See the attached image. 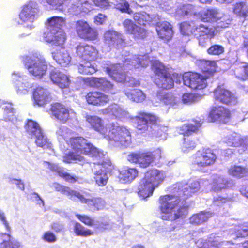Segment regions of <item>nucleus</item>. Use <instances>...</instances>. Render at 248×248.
Returning a JSON list of instances; mask_svg holds the SVG:
<instances>
[{
    "mask_svg": "<svg viewBox=\"0 0 248 248\" xmlns=\"http://www.w3.org/2000/svg\"><path fill=\"white\" fill-rule=\"evenodd\" d=\"M181 188L182 189L179 192V196L166 195L160 198L162 219L172 221L186 215L187 207L180 205V201L198 191L200 188V182L196 180L192 181Z\"/></svg>",
    "mask_w": 248,
    "mask_h": 248,
    "instance_id": "f257e3e1",
    "label": "nucleus"
},
{
    "mask_svg": "<svg viewBox=\"0 0 248 248\" xmlns=\"http://www.w3.org/2000/svg\"><path fill=\"white\" fill-rule=\"evenodd\" d=\"M56 134L59 139H64L66 144L70 145L73 150V152L65 154L63 156V161L65 163H71L73 161L83 163L84 158L82 155H87L98 158H102L104 155L102 152H100L82 137H72L68 140L71 135V131L65 126L60 127L56 131Z\"/></svg>",
    "mask_w": 248,
    "mask_h": 248,
    "instance_id": "f03ea898",
    "label": "nucleus"
},
{
    "mask_svg": "<svg viewBox=\"0 0 248 248\" xmlns=\"http://www.w3.org/2000/svg\"><path fill=\"white\" fill-rule=\"evenodd\" d=\"M47 22L48 27L44 34V38L46 42L61 47L59 51L52 53L54 60L57 62H70L71 58L69 54L62 47L65 40V35L61 27L65 24V19L62 17L53 16L48 19Z\"/></svg>",
    "mask_w": 248,
    "mask_h": 248,
    "instance_id": "7ed1b4c3",
    "label": "nucleus"
},
{
    "mask_svg": "<svg viewBox=\"0 0 248 248\" xmlns=\"http://www.w3.org/2000/svg\"><path fill=\"white\" fill-rule=\"evenodd\" d=\"M203 72L205 76L201 75L198 73L187 72L183 76L184 84L192 89L201 90L207 86L206 79L208 77L212 76L214 73L218 72L221 70V67L224 63H219V66L217 63H204Z\"/></svg>",
    "mask_w": 248,
    "mask_h": 248,
    "instance_id": "20e7f679",
    "label": "nucleus"
},
{
    "mask_svg": "<svg viewBox=\"0 0 248 248\" xmlns=\"http://www.w3.org/2000/svg\"><path fill=\"white\" fill-rule=\"evenodd\" d=\"M165 177L163 171L152 170L145 174L138 187V194L142 199L151 195L155 188L163 181Z\"/></svg>",
    "mask_w": 248,
    "mask_h": 248,
    "instance_id": "39448f33",
    "label": "nucleus"
},
{
    "mask_svg": "<svg viewBox=\"0 0 248 248\" xmlns=\"http://www.w3.org/2000/svg\"><path fill=\"white\" fill-rule=\"evenodd\" d=\"M104 138L110 145L115 147H127L131 143L129 131L124 126H117L113 124Z\"/></svg>",
    "mask_w": 248,
    "mask_h": 248,
    "instance_id": "423d86ee",
    "label": "nucleus"
},
{
    "mask_svg": "<svg viewBox=\"0 0 248 248\" xmlns=\"http://www.w3.org/2000/svg\"><path fill=\"white\" fill-rule=\"evenodd\" d=\"M181 32L184 35H189L193 33L198 38L199 44L202 46L204 42L212 38L214 36L215 29L213 28L201 25L197 27L196 30L193 32L191 26L187 23H183L180 26Z\"/></svg>",
    "mask_w": 248,
    "mask_h": 248,
    "instance_id": "0eeeda50",
    "label": "nucleus"
},
{
    "mask_svg": "<svg viewBox=\"0 0 248 248\" xmlns=\"http://www.w3.org/2000/svg\"><path fill=\"white\" fill-rule=\"evenodd\" d=\"M216 159V155L210 149L198 151L193 156V163L199 167H205L213 164Z\"/></svg>",
    "mask_w": 248,
    "mask_h": 248,
    "instance_id": "6e6552de",
    "label": "nucleus"
},
{
    "mask_svg": "<svg viewBox=\"0 0 248 248\" xmlns=\"http://www.w3.org/2000/svg\"><path fill=\"white\" fill-rule=\"evenodd\" d=\"M125 39L124 35L114 30L106 31L103 35L104 44L109 49L111 47L122 48L125 45Z\"/></svg>",
    "mask_w": 248,
    "mask_h": 248,
    "instance_id": "1a4fd4ad",
    "label": "nucleus"
},
{
    "mask_svg": "<svg viewBox=\"0 0 248 248\" xmlns=\"http://www.w3.org/2000/svg\"><path fill=\"white\" fill-rule=\"evenodd\" d=\"M75 29L77 34L81 38L92 41L95 40L98 36L97 31L84 20L76 22Z\"/></svg>",
    "mask_w": 248,
    "mask_h": 248,
    "instance_id": "9d476101",
    "label": "nucleus"
},
{
    "mask_svg": "<svg viewBox=\"0 0 248 248\" xmlns=\"http://www.w3.org/2000/svg\"><path fill=\"white\" fill-rule=\"evenodd\" d=\"M214 94L217 102L231 105H235L237 102V97L233 93L221 87H218L215 90Z\"/></svg>",
    "mask_w": 248,
    "mask_h": 248,
    "instance_id": "9b49d317",
    "label": "nucleus"
},
{
    "mask_svg": "<svg viewBox=\"0 0 248 248\" xmlns=\"http://www.w3.org/2000/svg\"><path fill=\"white\" fill-rule=\"evenodd\" d=\"M127 159L139 164L140 167L146 168L154 161V156L151 152L132 153L127 156Z\"/></svg>",
    "mask_w": 248,
    "mask_h": 248,
    "instance_id": "f8f14e48",
    "label": "nucleus"
},
{
    "mask_svg": "<svg viewBox=\"0 0 248 248\" xmlns=\"http://www.w3.org/2000/svg\"><path fill=\"white\" fill-rule=\"evenodd\" d=\"M51 110L53 116L63 123L66 122L70 117L75 116V113L73 110L66 108L60 103L52 104Z\"/></svg>",
    "mask_w": 248,
    "mask_h": 248,
    "instance_id": "ddd939ff",
    "label": "nucleus"
},
{
    "mask_svg": "<svg viewBox=\"0 0 248 248\" xmlns=\"http://www.w3.org/2000/svg\"><path fill=\"white\" fill-rule=\"evenodd\" d=\"M77 54L83 60L89 62L95 61L98 57L97 50L92 46L80 44L77 47Z\"/></svg>",
    "mask_w": 248,
    "mask_h": 248,
    "instance_id": "4468645a",
    "label": "nucleus"
},
{
    "mask_svg": "<svg viewBox=\"0 0 248 248\" xmlns=\"http://www.w3.org/2000/svg\"><path fill=\"white\" fill-rule=\"evenodd\" d=\"M38 13L36 3L30 2L23 7L19 14L20 20L22 22H32L36 19Z\"/></svg>",
    "mask_w": 248,
    "mask_h": 248,
    "instance_id": "2eb2a0df",
    "label": "nucleus"
},
{
    "mask_svg": "<svg viewBox=\"0 0 248 248\" xmlns=\"http://www.w3.org/2000/svg\"><path fill=\"white\" fill-rule=\"evenodd\" d=\"M86 121L94 130L99 132L104 138L108 133V129H111L113 126V124L104 125L103 120L96 116H88Z\"/></svg>",
    "mask_w": 248,
    "mask_h": 248,
    "instance_id": "dca6fc26",
    "label": "nucleus"
},
{
    "mask_svg": "<svg viewBox=\"0 0 248 248\" xmlns=\"http://www.w3.org/2000/svg\"><path fill=\"white\" fill-rule=\"evenodd\" d=\"M89 195V194L82 195L79 192L77 198L81 203L87 204L94 211H98L104 209L106 205V202L104 200L100 197L90 198L88 197Z\"/></svg>",
    "mask_w": 248,
    "mask_h": 248,
    "instance_id": "f3484780",
    "label": "nucleus"
},
{
    "mask_svg": "<svg viewBox=\"0 0 248 248\" xmlns=\"http://www.w3.org/2000/svg\"><path fill=\"white\" fill-rule=\"evenodd\" d=\"M125 31L128 34L133 35L135 38H143L146 36V30L141 27L135 24L129 19H125L123 23Z\"/></svg>",
    "mask_w": 248,
    "mask_h": 248,
    "instance_id": "a211bd4d",
    "label": "nucleus"
},
{
    "mask_svg": "<svg viewBox=\"0 0 248 248\" xmlns=\"http://www.w3.org/2000/svg\"><path fill=\"white\" fill-rule=\"evenodd\" d=\"M230 116L229 110L222 106L213 107L209 113V118L212 121H218L224 123L228 121Z\"/></svg>",
    "mask_w": 248,
    "mask_h": 248,
    "instance_id": "6ab92c4d",
    "label": "nucleus"
},
{
    "mask_svg": "<svg viewBox=\"0 0 248 248\" xmlns=\"http://www.w3.org/2000/svg\"><path fill=\"white\" fill-rule=\"evenodd\" d=\"M12 80L15 84L18 94H26L29 90L31 88V84L24 80L23 77L21 76L19 73H13Z\"/></svg>",
    "mask_w": 248,
    "mask_h": 248,
    "instance_id": "aec40b11",
    "label": "nucleus"
},
{
    "mask_svg": "<svg viewBox=\"0 0 248 248\" xmlns=\"http://www.w3.org/2000/svg\"><path fill=\"white\" fill-rule=\"evenodd\" d=\"M50 77L51 81L62 89L67 88L70 85L69 77L57 69L51 71Z\"/></svg>",
    "mask_w": 248,
    "mask_h": 248,
    "instance_id": "412c9836",
    "label": "nucleus"
},
{
    "mask_svg": "<svg viewBox=\"0 0 248 248\" xmlns=\"http://www.w3.org/2000/svg\"><path fill=\"white\" fill-rule=\"evenodd\" d=\"M86 99L88 103L93 105H104L109 102V97L98 92H90L86 96Z\"/></svg>",
    "mask_w": 248,
    "mask_h": 248,
    "instance_id": "4be33fe9",
    "label": "nucleus"
},
{
    "mask_svg": "<svg viewBox=\"0 0 248 248\" xmlns=\"http://www.w3.org/2000/svg\"><path fill=\"white\" fill-rule=\"evenodd\" d=\"M94 178L96 183L100 186H105L108 178V171L105 169V165L98 164L94 166Z\"/></svg>",
    "mask_w": 248,
    "mask_h": 248,
    "instance_id": "5701e85b",
    "label": "nucleus"
},
{
    "mask_svg": "<svg viewBox=\"0 0 248 248\" xmlns=\"http://www.w3.org/2000/svg\"><path fill=\"white\" fill-rule=\"evenodd\" d=\"M33 98L34 104L42 106L49 101L50 93L47 89L39 87L34 91Z\"/></svg>",
    "mask_w": 248,
    "mask_h": 248,
    "instance_id": "b1692460",
    "label": "nucleus"
},
{
    "mask_svg": "<svg viewBox=\"0 0 248 248\" xmlns=\"http://www.w3.org/2000/svg\"><path fill=\"white\" fill-rule=\"evenodd\" d=\"M102 112L103 114H108L118 119L127 118L129 117L128 112L115 104L103 109Z\"/></svg>",
    "mask_w": 248,
    "mask_h": 248,
    "instance_id": "393cba45",
    "label": "nucleus"
},
{
    "mask_svg": "<svg viewBox=\"0 0 248 248\" xmlns=\"http://www.w3.org/2000/svg\"><path fill=\"white\" fill-rule=\"evenodd\" d=\"M156 30L159 37L162 39L170 40L173 35L172 26L167 22L159 24Z\"/></svg>",
    "mask_w": 248,
    "mask_h": 248,
    "instance_id": "a878e982",
    "label": "nucleus"
},
{
    "mask_svg": "<svg viewBox=\"0 0 248 248\" xmlns=\"http://www.w3.org/2000/svg\"><path fill=\"white\" fill-rule=\"evenodd\" d=\"M105 71L108 74L111 78L118 82H124L126 76L122 69H118V65H114L111 68L106 67Z\"/></svg>",
    "mask_w": 248,
    "mask_h": 248,
    "instance_id": "bb28decb",
    "label": "nucleus"
},
{
    "mask_svg": "<svg viewBox=\"0 0 248 248\" xmlns=\"http://www.w3.org/2000/svg\"><path fill=\"white\" fill-rule=\"evenodd\" d=\"M26 67L33 76L40 78L46 73L47 65L44 63H27Z\"/></svg>",
    "mask_w": 248,
    "mask_h": 248,
    "instance_id": "cd10ccee",
    "label": "nucleus"
},
{
    "mask_svg": "<svg viewBox=\"0 0 248 248\" xmlns=\"http://www.w3.org/2000/svg\"><path fill=\"white\" fill-rule=\"evenodd\" d=\"M0 248H21L19 242L9 234L0 233Z\"/></svg>",
    "mask_w": 248,
    "mask_h": 248,
    "instance_id": "c85d7f7f",
    "label": "nucleus"
},
{
    "mask_svg": "<svg viewBox=\"0 0 248 248\" xmlns=\"http://www.w3.org/2000/svg\"><path fill=\"white\" fill-rule=\"evenodd\" d=\"M124 93L129 100L137 103L143 101L146 98L143 92L138 89L125 90Z\"/></svg>",
    "mask_w": 248,
    "mask_h": 248,
    "instance_id": "c756f323",
    "label": "nucleus"
},
{
    "mask_svg": "<svg viewBox=\"0 0 248 248\" xmlns=\"http://www.w3.org/2000/svg\"><path fill=\"white\" fill-rule=\"evenodd\" d=\"M155 83L158 87L165 89H170L174 85V80L169 73L159 78H155Z\"/></svg>",
    "mask_w": 248,
    "mask_h": 248,
    "instance_id": "7c9ffc66",
    "label": "nucleus"
},
{
    "mask_svg": "<svg viewBox=\"0 0 248 248\" xmlns=\"http://www.w3.org/2000/svg\"><path fill=\"white\" fill-rule=\"evenodd\" d=\"M138 171L134 168H127L123 170L120 174V181L122 183L132 181L138 175Z\"/></svg>",
    "mask_w": 248,
    "mask_h": 248,
    "instance_id": "2f4dec72",
    "label": "nucleus"
},
{
    "mask_svg": "<svg viewBox=\"0 0 248 248\" xmlns=\"http://www.w3.org/2000/svg\"><path fill=\"white\" fill-rule=\"evenodd\" d=\"M90 82L91 86L100 88L104 91H109L112 88V84L104 78H92Z\"/></svg>",
    "mask_w": 248,
    "mask_h": 248,
    "instance_id": "473e14b6",
    "label": "nucleus"
},
{
    "mask_svg": "<svg viewBox=\"0 0 248 248\" xmlns=\"http://www.w3.org/2000/svg\"><path fill=\"white\" fill-rule=\"evenodd\" d=\"M223 14L216 9L207 10L203 13L202 19L205 21H215L220 19Z\"/></svg>",
    "mask_w": 248,
    "mask_h": 248,
    "instance_id": "72a5a7b5",
    "label": "nucleus"
},
{
    "mask_svg": "<svg viewBox=\"0 0 248 248\" xmlns=\"http://www.w3.org/2000/svg\"><path fill=\"white\" fill-rule=\"evenodd\" d=\"M212 188L213 190L218 191L226 188L227 181L222 176L213 174L212 176Z\"/></svg>",
    "mask_w": 248,
    "mask_h": 248,
    "instance_id": "f704fd0d",
    "label": "nucleus"
},
{
    "mask_svg": "<svg viewBox=\"0 0 248 248\" xmlns=\"http://www.w3.org/2000/svg\"><path fill=\"white\" fill-rule=\"evenodd\" d=\"M233 13L238 16L246 18L248 16V3L240 2L233 5Z\"/></svg>",
    "mask_w": 248,
    "mask_h": 248,
    "instance_id": "c9c22d12",
    "label": "nucleus"
},
{
    "mask_svg": "<svg viewBox=\"0 0 248 248\" xmlns=\"http://www.w3.org/2000/svg\"><path fill=\"white\" fill-rule=\"evenodd\" d=\"M91 8V4L86 0H77L72 3V11L76 14L79 11L87 12Z\"/></svg>",
    "mask_w": 248,
    "mask_h": 248,
    "instance_id": "e433bc0d",
    "label": "nucleus"
},
{
    "mask_svg": "<svg viewBox=\"0 0 248 248\" xmlns=\"http://www.w3.org/2000/svg\"><path fill=\"white\" fill-rule=\"evenodd\" d=\"M211 216L212 214L210 212H201L193 215L190 218L189 220L192 224L200 225L206 221Z\"/></svg>",
    "mask_w": 248,
    "mask_h": 248,
    "instance_id": "4c0bfd02",
    "label": "nucleus"
},
{
    "mask_svg": "<svg viewBox=\"0 0 248 248\" xmlns=\"http://www.w3.org/2000/svg\"><path fill=\"white\" fill-rule=\"evenodd\" d=\"M157 98L167 105L174 106L177 103V99L171 93L162 91L157 94Z\"/></svg>",
    "mask_w": 248,
    "mask_h": 248,
    "instance_id": "58836bf2",
    "label": "nucleus"
},
{
    "mask_svg": "<svg viewBox=\"0 0 248 248\" xmlns=\"http://www.w3.org/2000/svg\"><path fill=\"white\" fill-rule=\"evenodd\" d=\"M228 172L231 175L241 178L248 175V168L240 166H231Z\"/></svg>",
    "mask_w": 248,
    "mask_h": 248,
    "instance_id": "ea45409f",
    "label": "nucleus"
},
{
    "mask_svg": "<svg viewBox=\"0 0 248 248\" xmlns=\"http://www.w3.org/2000/svg\"><path fill=\"white\" fill-rule=\"evenodd\" d=\"M74 232L77 236L87 237L93 235V232L85 228L78 222H75L73 228Z\"/></svg>",
    "mask_w": 248,
    "mask_h": 248,
    "instance_id": "a19ab883",
    "label": "nucleus"
},
{
    "mask_svg": "<svg viewBox=\"0 0 248 248\" xmlns=\"http://www.w3.org/2000/svg\"><path fill=\"white\" fill-rule=\"evenodd\" d=\"M195 7L190 4H180L176 10V15L182 16L190 14H196Z\"/></svg>",
    "mask_w": 248,
    "mask_h": 248,
    "instance_id": "79ce46f5",
    "label": "nucleus"
},
{
    "mask_svg": "<svg viewBox=\"0 0 248 248\" xmlns=\"http://www.w3.org/2000/svg\"><path fill=\"white\" fill-rule=\"evenodd\" d=\"M25 128L29 135L34 136L37 134H40L42 131L38 124L31 120L28 121Z\"/></svg>",
    "mask_w": 248,
    "mask_h": 248,
    "instance_id": "37998d69",
    "label": "nucleus"
},
{
    "mask_svg": "<svg viewBox=\"0 0 248 248\" xmlns=\"http://www.w3.org/2000/svg\"><path fill=\"white\" fill-rule=\"evenodd\" d=\"M152 70L155 74V78H159L169 73L168 68L166 67L163 63H153Z\"/></svg>",
    "mask_w": 248,
    "mask_h": 248,
    "instance_id": "c03bdc74",
    "label": "nucleus"
},
{
    "mask_svg": "<svg viewBox=\"0 0 248 248\" xmlns=\"http://www.w3.org/2000/svg\"><path fill=\"white\" fill-rule=\"evenodd\" d=\"M54 187L55 189L61 191L63 194L69 196L70 199H72L74 197H78L79 192L78 191L71 189L68 187L61 186L59 184H55Z\"/></svg>",
    "mask_w": 248,
    "mask_h": 248,
    "instance_id": "a18cd8bd",
    "label": "nucleus"
},
{
    "mask_svg": "<svg viewBox=\"0 0 248 248\" xmlns=\"http://www.w3.org/2000/svg\"><path fill=\"white\" fill-rule=\"evenodd\" d=\"M243 138L236 134H233L229 136L226 140V143L231 146H241Z\"/></svg>",
    "mask_w": 248,
    "mask_h": 248,
    "instance_id": "49530a36",
    "label": "nucleus"
},
{
    "mask_svg": "<svg viewBox=\"0 0 248 248\" xmlns=\"http://www.w3.org/2000/svg\"><path fill=\"white\" fill-rule=\"evenodd\" d=\"M80 73L83 74H92L96 71L94 65L91 64V63H83L80 64L78 68Z\"/></svg>",
    "mask_w": 248,
    "mask_h": 248,
    "instance_id": "de8ad7c7",
    "label": "nucleus"
},
{
    "mask_svg": "<svg viewBox=\"0 0 248 248\" xmlns=\"http://www.w3.org/2000/svg\"><path fill=\"white\" fill-rule=\"evenodd\" d=\"M134 19L140 25H145L150 21V16L145 12L136 13L133 16Z\"/></svg>",
    "mask_w": 248,
    "mask_h": 248,
    "instance_id": "09e8293b",
    "label": "nucleus"
},
{
    "mask_svg": "<svg viewBox=\"0 0 248 248\" xmlns=\"http://www.w3.org/2000/svg\"><path fill=\"white\" fill-rule=\"evenodd\" d=\"M78 218L84 224L90 226H94L96 228H99L98 222L95 221L93 219L86 215H76Z\"/></svg>",
    "mask_w": 248,
    "mask_h": 248,
    "instance_id": "8fccbe9b",
    "label": "nucleus"
},
{
    "mask_svg": "<svg viewBox=\"0 0 248 248\" xmlns=\"http://www.w3.org/2000/svg\"><path fill=\"white\" fill-rule=\"evenodd\" d=\"M200 126V123L196 124V125L191 124H184L179 128V132L181 134L188 135L191 132L196 131Z\"/></svg>",
    "mask_w": 248,
    "mask_h": 248,
    "instance_id": "3c124183",
    "label": "nucleus"
},
{
    "mask_svg": "<svg viewBox=\"0 0 248 248\" xmlns=\"http://www.w3.org/2000/svg\"><path fill=\"white\" fill-rule=\"evenodd\" d=\"M220 237L212 234L208 238L207 242H206L202 248H211V247H217L221 242Z\"/></svg>",
    "mask_w": 248,
    "mask_h": 248,
    "instance_id": "603ef678",
    "label": "nucleus"
},
{
    "mask_svg": "<svg viewBox=\"0 0 248 248\" xmlns=\"http://www.w3.org/2000/svg\"><path fill=\"white\" fill-rule=\"evenodd\" d=\"M196 147L195 142L188 138H185L182 146V150L183 152L187 153L193 150Z\"/></svg>",
    "mask_w": 248,
    "mask_h": 248,
    "instance_id": "864d4df0",
    "label": "nucleus"
},
{
    "mask_svg": "<svg viewBox=\"0 0 248 248\" xmlns=\"http://www.w3.org/2000/svg\"><path fill=\"white\" fill-rule=\"evenodd\" d=\"M35 137H36L35 142L38 146L44 148L48 146L47 138L43 134L42 131L40 134L36 135Z\"/></svg>",
    "mask_w": 248,
    "mask_h": 248,
    "instance_id": "5fc2aeb1",
    "label": "nucleus"
},
{
    "mask_svg": "<svg viewBox=\"0 0 248 248\" xmlns=\"http://www.w3.org/2000/svg\"><path fill=\"white\" fill-rule=\"evenodd\" d=\"M4 110V118L6 121H11L13 120L12 117L14 114V109L12 108V105L10 104H7L2 108Z\"/></svg>",
    "mask_w": 248,
    "mask_h": 248,
    "instance_id": "6e6d98bb",
    "label": "nucleus"
},
{
    "mask_svg": "<svg viewBox=\"0 0 248 248\" xmlns=\"http://www.w3.org/2000/svg\"><path fill=\"white\" fill-rule=\"evenodd\" d=\"M116 8L122 12L126 13L128 14L132 13V11L129 7V4L124 0H122L120 2L117 3L116 4Z\"/></svg>",
    "mask_w": 248,
    "mask_h": 248,
    "instance_id": "4d7b16f0",
    "label": "nucleus"
},
{
    "mask_svg": "<svg viewBox=\"0 0 248 248\" xmlns=\"http://www.w3.org/2000/svg\"><path fill=\"white\" fill-rule=\"evenodd\" d=\"M147 122L144 118H141L140 113L137 118V128L139 130L145 131L148 129Z\"/></svg>",
    "mask_w": 248,
    "mask_h": 248,
    "instance_id": "13d9d810",
    "label": "nucleus"
},
{
    "mask_svg": "<svg viewBox=\"0 0 248 248\" xmlns=\"http://www.w3.org/2000/svg\"><path fill=\"white\" fill-rule=\"evenodd\" d=\"M148 56L147 55L144 56H137L134 55H125L124 59L126 62H129L130 61H136L138 62H142L144 61H147Z\"/></svg>",
    "mask_w": 248,
    "mask_h": 248,
    "instance_id": "bf43d9fd",
    "label": "nucleus"
},
{
    "mask_svg": "<svg viewBox=\"0 0 248 248\" xmlns=\"http://www.w3.org/2000/svg\"><path fill=\"white\" fill-rule=\"evenodd\" d=\"M42 238L44 241L49 243H54L57 240L56 236L50 231L45 232Z\"/></svg>",
    "mask_w": 248,
    "mask_h": 248,
    "instance_id": "052dcab7",
    "label": "nucleus"
},
{
    "mask_svg": "<svg viewBox=\"0 0 248 248\" xmlns=\"http://www.w3.org/2000/svg\"><path fill=\"white\" fill-rule=\"evenodd\" d=\"M209 54L219 55L224 52V47L222 46L215 45L211 46L207 50Z\"/></svg>",
    "mask_w": 248,
    "mask_h": 248,
    "instance_id": "680f3d73",
    "label": "nucleus"
},
{
    "mask_svg": "<svg viewBox=\"0 0 248 248\" xmlns=\"http://www.w3.org/2000/svg\"><path fill=\"white\" fill-rule=\"evenodd\" d=\"M235 74L238 79L241 80H246L248 77V64L243 69L237 70Z\"/></svg>",
    "mask_w": 248,
    "mask_h": 248,
    "instance_id": "e2e57ef3",
    "label": "nucleus"
},
{
    "mask_svg": "<svg viewBox=\"0 0 248 248\" xmlns=\"http://www.w3.org/2000/svg\"><path fill=\"white\" fill-rule=\"evenodd\" d=\"M66 0H47V3L52 7V9H62V6Z\"/></svg>",
    "mask_w": 248,
    "mask_h": 248,
    "instance_id": "0e129e2a",
    "label": "nucleus"
},
{
    "mask_svg": "<svg viewBox=\"0 0 248 248\" xmlns=\"http://www.w3.org/2000/svg\"><path fill=\"white\" fill-rule=\"evenodd\" d=\"M0 220L1 221L3 225L4 226L6 232V234H10L11 232V227L7 221L4 213L0 209Z\"/></svg>",
    "mask_w": 248,
    "mask_h": 248,
    "instance_id": "69168bd1",
    "label": "nucleus"
},
{
    "mask_svg": "<svg viewBox=\"0 0 248 248\" xmlns=\"http://www.w3.org/2000/svg\"><path fill=\"white\" fill-rule=\"evenodd\" d=\"M25 61L33 62H43L45 61L44 57L38 52H34L30 56H27Z\"/></svg>",
    "mask_w": 248,
    "mask_h": 248,
    "instance_id": "338daca9",
    "label": "nucleus"
},
{
    "mask_svg": "<svg viewBox=\"0 0 248 248\" xmlns=\"http://www.w3.org/2000/svg\"><path fill=\"white\" fill-rule=\"evenodd\" d=\"M182 101L184 104H191L197 101V97L190 93H185L182 96Z\"/></svg>",
    "mask_w": 248,
    "mask_h": 248,
    "instance_id": "774afa93",
    "label": "nucleus"
}]
</instances>
